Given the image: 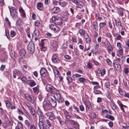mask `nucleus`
Instances as JSON below:
<instances>
[{
  "label": "nucleus",
  "mask_w": 129,
  "mask_h": 129,
  "mask_svg": "<svg viewBox=\"0 0 129 129\" xmlns=\"http://www.w3.org/2000/svg\"><path fill=\"white\" fill-rule=\"evenodd\" d=\"M44 116L39 118L38 126L40 129H44V124L46 120Z\"/></svg>",
  "instance_id": "obj_1"
},
{
  "label": "nucleus",
  "mask_w": 129,
  "mask_h": 129,
  "mask_svg": "<svg viewBox=\"0 0 129 129\" xmlns=\"http://www.w3.org/2000/svg\"><path fill=\"white\" fill-rule=\"evenodd\" d=\"M52 20L54 23L57 25H60L62 23V20L60 17L55 16L52 17Z\"/></svg>",
  "instance_id": "obj_2"
},
{
  "label": "nucleus",
  "mask_w": 129,
  "mask_h": 129,
  "mask_svg": "<svg viewBox=\"0 0 129 129\" xmlns=\"http://www.w3.org/2000/svg\"><path fill=\"white\" fill-rule=\"evenodd\" d=\"M54 98V96L52 95H48L47 97V99L49 101V102L51 105V106L53 107H54L56 106L57 103L56 101L54 100L53 98Z\"/></svg>",
  "instance_id": "obj_3"
},
{
  "label": "nucleus",
  "mask_w": 129,
  "mask_h": 129,
  "mask_svg": "<svg viewBox=\"0 0 129 129\" xmlns=\"http://www.w3.org/2000/svg\"><path fill=\"white\" fill-rule=\"evenodd\" d=\"M10 15L13 18H16L18 17L17 13L16 11V10L15 8L14 7L9 8Z\"/></svg>",
  "instance_id": "obj_4"
},
{
  "label": "nucleus",
  "mask_w": 129,
  "mask_h": 129,
  "mask_svg": "<svg viewBox=\"0 0 129 129\" xmlns=\"http://www.w3.org/2000/svg\"><path fill=\"white\" fill-rule=\"evenodd\" d=\"M27 50L29 53H33L35 50L34 44L32 42H30L28 46Z\"/></svg>",
  "instance_id": "obj_5"
},
{
  "label": "nucleus",
  "mask_w": 129,
  "mask_h": 129,
  "mask_svg": "<svg viewBox=\"0 0 129 129\" xmlns=\"http://www.w3.org/2000/svg\"><path fill=\"white\" fill-rule=\"evenodd\" d=\"M43 107L45 111H47L51 109V105L49 103L46 101H44L43 103Z\"/></svg>",
  "instance_id": "obj_6"
},
{
  "label": "nucleus",
  "mask_w": 129,
  "mask_h": 129,
  "mask_svg": "<svg viewBox=\"0 0 129 129\" xmlns=\"http://www.w3.org/2000/svg\"><path fill=\"white\" fill-rule=\"evenodd\" d=\"M46 89L47 91L50 93H53L55 90V88L50 84H48L46 85Z\"/></svg>",
  "instance_id": "obj_7"
},
{
  "label": "nucleus",
  "mask_w": 129,
  "mask_h": 129,
  "mask_svg": "<svg viewBox=\"0 0 129 129\" xmlns=\"http://www.w3.org/2000/svg\"><path fill=\"white\" fill-rule=\"evenodd\" d=\"M54 98L59 103H61L63 101V100L61 98L60 94L58 93H56L54 96Z\"/></svg>",
  "instance_id": "obj_8"
},
{
  "label": "nucleus",
  "mask_w": 129,
  "mask_h": 129,
  "mask_svg": "<svg viewBox=\"0 0 129 129\" xmlns=\"http://www.w3.org/2000/svg\"><path fill=\"white\" fill-rule=\"evenodd\" d=\"M46 115L47 116L49 117V119L51 120H52L56 118V116L52 112H47L46 114Z\"/></svg>",
  "instance_id": "obj_9"
},
{
  "label": "nucleus",
  "mask_w": 129,
  "mask_h": 129,
  "mask_svg": "<svg viewBox=\"0 0 129 129\" xmlns=\"http://www.w3.org/2000/svg\"><path fill=\"white\" fill-rule=\"evenodd\" d=\"M49 28L51 30H53L55 32L59 31V27L55 24H51L49 26Z\"/></svg>",
  "instance_id": "obj_10"
},
{
  "label": "nucleus",
  "mask_w": 129,
  "mask_h": 129,
  "mask_svg": "<svg viewBox=\"0 0 129 129\" xmlns=\"http://www.w3.org/2000/svg\"><path fill=\"white\" fill-rule=\"evenodd\" d=\"M52 62L58 64L60 62V60L58 59L57 56L55 54H54L52 57Z\"/></svg>",
  "instance_id": "obj_11"
},
{
  "label": "nucleus",
  "mask_w": 129,
  "mask_h": 129,
  "mask_svg": "<svg viewBox=\"0 0 129 129\" xmlns=\"http://www.w3.org/2000/svg\"><path fill=\"white\" fill-rule=\"evenodd\" d=\"M40 73L41 76L43 77L47 76H48L47 71L44 68H42L40 71Z\"/></svg>",
  "instance_id": "obj_12"
},
{
  "label": "nucleus",
  "mask_w": 129,
  "mask_h": 129,
  "mask_svg": "<svg viewBox=\"0 0 129 129\" xmlns=\"http://www.w3.org/2000/svg\"><path fill=\"white\" fill-rule=\"evenodd\" d=\"M25 98L26 100L30 101L31 103L33 104L34 103V99L32 95H26L25 96Z\"/></svg>",
  "instance_id": "obj_13"
},
{
  "label": "nucleus",
  "mask_w": 129,
  "mask_h": 129,
  "mask_svg": "<svg viewBox=\"0 0 129 129\" xmlns=\"http://www.w3.org/2000/svg\"><path fill=\"white\" fill-rule=\"evenodd\" d=\"M86 35L84 36V38L86 43L89 44L91 41V39L87 33H86Z\"/></svg>",
  "instance_id": "obj_14"
},
{
  "label": "nucleus",
  "mask_w": 129,
  "mask_h": 129,
  "mask_svg": "<svg viewBox=\"0 0 129 129\" xmlns=\"http://www.w3.org/2000/svg\"><path fill=\"white\" fill-rule=\"evenodd\" d=\"M13 76L14 78H15L16 77L17 75L19 76L20 75V74H21V72L18 70H15L13 72Z\"/></svg>",
  "instance_id": "obj_15"
},
{
  "label": "nucleus",
  "mask_w": 129,
  "mask_h": 129,
  "mask_svg": "<svg viewBox=\"0 0 129 129\" xmlns=\"http://www.w3.org/2000/svg\"><path fill=\"white\" fill-rule=\"evenodd\" d=\"M114 67L119 71L121 70V69L120 65L118 62H115L113 63Z\"/></svg>",
  "instance_id": "obj_16"
},
{
  "label": "nucleus",
  "mask_w": 129,
  "mask_h": 129,
  "mask_svg": "<svg viewBox=\"0 0 129 129\" xmlns=\"http://www.w3.org/2000/svg\"><path fill=\"white\" fill-rule=\"evenodd\" d=\"M84 6H85L83 3L81 1H79V2L77 4L76 7L78 8L81 9Z\"/></svg>",
  "instance_id": "obj_17"
},
{
  "label": "nucleus",
  "mask_w": 129,
  "mask_h": 129,
  "mask_svg": "<svg viewBox=\"0 0 129 129\" xmlns=\"http://www.w3.org/2000/svg\"><path fill=\"white\" fill-rule=\"evenodd\" d=\"M45 122L48 125V126H44V128L49 129V127L51 126V125L50 123L49 122V120L48 119H46Z\"/></svg>",
  "instance_id": "obj_18"
},
{
  "label": "nucleus",
  "mask_w": 129,
  "mask_h": 129,
  "mask_svg": "<svg viewBox=\"0 0 129 129\" xmlns=\"http://www.w3.org/2000/svg\"><path fill=\"white\" fill-rule=\"evenodd\" d=\"M119 106L120 107L121 109L122 110L123 112L125 113L124 110V109H125V110H127L128 108L127 106L125 105H124L122 103L119 105Z\"/></svg>",
  "instance_id": "obj_19"
},
{
  "label": "nucleus",
  "mask_w": 129,
  "mask_h": 129,
  "mask_svg": "<svg viewBox=\"0 0 129 129\" xmlns=\"http://www.w3.org/2000/svg\"><path fill=\"white\" fill-rule=\"evenodd\" d=\"M60 10L59 8L58 7H55L52 9V12L53 13H58Z\"/></svg>",
  "instance_id": "obj_20"
},
{
  "label": "nucleus",
  "mask_w": 129,
  "mask_h": 129,
  "mask_svg": "<svg viewBox=\"0 0 129 129\" xmlns=\"http://www.w3.org/2000/svg\"><path fill=\"white\" fill-rule=\"evenodd\" d=\"M64 113L66 119H69L71 118H72L71 117V116L69 115V113L67 111H65Z\"/></svg>",
  "instance_id": "obj_21"
},
{
  "label": "nucleus",
  "mask_w": 129,
  "mask_h": 129,
  "mask_svg": "<svg viewBox=\"0 0 129 129\" xmlns=\"http://www.w3.org/2000/svg\"><path fill=\"white\" fill-rule=\"evenodd\" d=\"M92 25L93 26V28L96 31L98 30V26L97 22L96 21L93 22V23L92 24Z\"/></svg>",
  "instance_id": "obj_22"
},
{
  "label": "nucleus",
  "mask_w": 129,
  "mask_h": 129,
  "mask_svg": "<svg viewBox=\"0 0 129 129\" xmlns=\"http://www.w3.org/2000/svg\"><path fill=\"white\" fill-rule=\"evenodd\" d=\"M105 117L106 118L110 119L112 120H114L115 119L114 118L113 116L108 114H107L105 115Z\"/></svg>",
  "instance_id": "obj_23"
},
{
  "label": "nucleus",
  "mask_w": 129,
  "mask_h": 129,
  "mask_svg": "<svg viewBox=\"0 0 129 129\" xmlns=\"http://www.w3.org/2000/svg\"><path fill=\"white\" fill-rule=\"evenodd\" d=\"M117 59L120 63H122L125 60V57L122 56L120 58H117Z\"/></svg>",
  "instance_id": "obj_24"
},
{
  "label": "nucleus",
  "mask_w": 129,
  "mask_h": 129,
  "mask_svg": "<svg viewBox=\"0 0 129 129\" xmlns=\"http://www.w3.org/2000/svg\"><path fill=\"white\" fill-rule=\"evenodd\" d=\"M26 53V52L24 49H21L19 52V54L21 56H23Z\"/></svg>",
  "instance_id": "obj_25"
},
{
  "label": "nucleus",
  "mask_w": 129,
  "mask_h": 129,
  "mask_svg": "<svg viewBox=\"0 0 129 129\" xmlns=\"http://www.w3.org/2000/svg\"><path fill=\"white\" fill-rule=\"evenodd\" d=\"M86 107L88 109L89 111H91L92 110V107L90 103L89 102H87L85 104Z\"/></svg>",
  "instance_id": "obj_26"
},
{
  "label": "nucleus",
  "mask_w": 129,
  "mask_h": 129,
  "mask_svg": "<svg viewBox=\"0 0 129 129\" xmlns=\"http://www.w3.org/2000/svg\"><path fill=\"white\" fill-rule=\"evenodd\" d=\"M67 4V3L66 2L64 1L62 2H58V5L63 7L66 6Z\"/></svg>",
  "instance_id": "obj_27"
},
{
  "label": "nucleus",
  "mask_w": 129,
  "mask_h": 129,
  "mask_svg": "<svg viewBox=\"0 0 129 129\" xmlns=\"http://www.w3.org/2000/svg\"><path fill=\"white\" fill-rule=\"evenodd\" d=\"M115 20L117 27H119L121 26V23L119 20Z\"/></svg>",
  "instance_id": "obj_28"
},
{
  "label": "nucleus",
  "mask_w": 129,
  "mask_h": 129,
  "mask_svg": "<svg viewBox=\"0 0 129 129\" xmlns=\"http://www.w3.org/2000/svg\"><path fill=\"white\" fill-rule=\"evenodd\" d=\"M37 113L38 115L39 118L44 116L43 113L40 109H38L37 111Z\"/></svg>",
  "instance_id": "obj_29"
},
{
  "label": "nucleus",
  "mask_w": 129,
  "mask_h": 129,
  "mask_svg": "<svg viewBox=\"0 0 129 129\" xmlns=\"http://www.w3.org/2000/svg\"><path fill=\"white\" fill-rule=\"evenodd\" d=\"M70 122L73 125L76 126L77 127H78L79 126V124L76 121L71 120H70Z\"/></svg>",
  "instance_id": "obj_30"
},
{
  "label": "nucleus",
  "mask_w": 129,
  "mask_h": 129,
  "mask_svg": "<svg viewBox=\"0 0 129 129\" xmlns=\"http://www.w3.org/2000/svg\"><path fill=\"white\" fill-rule=\"evenodd\" d=\"M79 34L82 36H84L85 34V30L82 29H80L79 30Z\"/></svg>",
  "instance_id": "obj_31"
},
{
  "label": "nucleus",
  "mask_w": 129,
  "mask_h": 129,
  "mask_svg": "<svg viewBox=\"0 0 129 129\" xmlns=\"http://www.w3.org/2000/svg\"><path fill=\"white\" fill-rule=\"evenodd\" d=\"M6 105L7 107H10L11 105V102L8 100H7L5 101Z\"/></svg>",
  "instance_id": "obj_32"
},
{
  "label": "nucleus",
  "mask_w": 129,
  "mask_h": 129,
  "mask_svg": "<svg viewBox=\"0 0 129 129\" xmlns=\"http://www.w3.org/2000/svg\"><path fill=\"white\" fill-rule=\"evenodd\" d=\"M19 10L20 12L22 14L23 16V17H24L25 16V11L23 8H21L19 9Z\"/></svg>",
  "instance_id": "obj_33"
},
{
  "label": "nucleus",
  "mask_w": 129,
  "mask_h": 129,
  "mask_svg": "<svg viewBox=\"0 0 129 129\" xmlns=\"http://www.w3.org/2000/svg\"><path fill=\"white\" fill-rule=\"evenodd\" d=\"M91 83L93 85H96L97 86H94V88H96V87H97L98 88L100 87L99 86V83L95 81H92L91 82Z\"/></svg>",
  "instance_id": "obj_34"
},
{
  "label": "nucleus",
  "mask_w": 129,
  "mask_h": 129,
  "mask_svg": "<svg viewBox=\"0 0 129 129\" xmlns=\"http://www.w3.org/2000/svg\"><path fill=\"white\" fill-rule=\"evenodd\" d=\"M28 81H31L29 84V85L30 86L33 87L34 86L36 85V83L34 81L31 80H29Z\"/></svg>",
  "instance_id": "obj_35"
},
{
  "label": "nucleus",
  "mask_w": 129,
  "mask_h": 129,
  "mask_svg": "<svg viewBox=\"0 0 129 129\" xmlns=\"http://www.w3.org/2000/svg\"><path fill=\"white\" fill-rule=\"evenodd\" d=\"M67 79L68 81V83L69 84L72 82V78L68 76L67 77Z\"/></svg>",
  "instance_id": "obj_36"
},
{
  "label": "nucleus",
  "mask_w": 129,
  "mask_h": 129,
  "mask_svg": "<svg viewBox=\"0 0 129 129\" xmlns=\"http://www.w3.org/2000/svg\"><path fill=\"white\" fill-rule=\"evenodd\" d=\"M39 34V31L38 30H35L34 32V35L35 36H38Z\"/></svg>",
  "instance_id": "obj_37"
},
{
  "label": "nucleus",
  "mask_w": 129,
  "mask_h": 129,
  "mask_svg": "<svg viewBox=\"0 0 129 129\" xmlns=\"http://www.w3.org/2000/svg\"><path fill=\"white\" fill-rule=\"evenodd\" d=\"M53 72L55 76H56L57 77H58V76L59 74V71L57 70H53Z\"/></svg>",
  "instance_id": "obj_38"
},
{
  "label": "nucleus",
  "mask_w": 129,
  "mask_h": 129,
  "mask_svg": "<svg viewBox=\"0 0 129 129\" xmlns=\"http://www.w3.org/2000/svg\"><path fill=\"white\" fill-rule=\"evenodd\" d=\"M106 25V23L105 22L100 23L99 24L100 28H101L104 27Z\"/></svg>",
  "instance_id": "obj_39"
},
{
  "label": "nucleus",
  "mask_w": 129,
  "mask_h": 129,
  "mask_svg": "<svg viewBox=\"0 0 129 129\" xmlns=\"http://www.w3.org/2000/svg\"><path fill=\"white\" fill-rule=\"evenodd\" d=\"M43 4L41 2H39L37 4V8L38 10H40L39 8H41L43 6Z\"/></svg>",
  "instance_id": "obj_40"
},
{
  "label": "nucleus",
  "mask_w": 129,
  "mask_h": 129,
  "mask_svg": "<svg viewBox=\"0 0 129 129\" xmlns=\"http://www.w3.org/2000/svg\"><path fill=\"white\" fill-rule=\"evenodd\" d=\"M21 80L23 83H26L28 80L25 77H23L21 79Z\"/></svg>",
  "instance_id": "obj_41"
},
{
  "label": "nucleus",
  "mask_w": 129,
  "mask_h": 129,
  "mask_svg": "<svg viewBox=\"0 0 129 129\" xmlns=\"http://www.w3.org/2000/svg\"><path fill=\"white\" fill-rule=\"evenodd\" d=\"M92 65L91 63L90 62H87V67L89 69H91L92 68Z\"/></svg>",
  "instance_id": "obj_42"
},
{
  "label": "nucleus",
  "mask_w": 129,
  "mask_h": 129,
  "mask_svg": "<svg viewBox=\"0 0 129 129\" xmlns=\"http://www.w3.org/2000/svg\"><path fill=\"white\" fill-rule=\"evenodd\" d=\"M16 35V33L15 31L11 30L10 33V36L11 37H13Z\"/></svg>",
  "instance_id": "obj_43"
},
{
  "label": "nucleus",
  "mask_w": 129,
  "mask_h": 129,
  "mask_svg": "<svg viewBox=\"0 0 129 129\" xmlns=\"http://www.w3.org/2000/svg\"><path fill=\"white\" fill-rule=\"evenodd\" d=\"M75 106L74 105H73L69 107L68 109V110L70 112H72L73 110V108L74 109Z\"/></svg>",
  "instance_id": "obj_44"
},
{
  "label": "nucleus",
  "mask_w": 129,
  "mask_h": 129,
  "mask_svg": "<svg viewBox=\"0 0 129 129\" xmlns=\"http://www.w3.org/2000/svg\"><path fill=\"white\" fill-rule=\"evenodd\" d=\"M129 72V69L128 68H125L123 69V72L126 74H128Z\"/></svg>",
  "instance_id": "obj_45"
},
{
  "label": "nucleus",
  "mask_w": 129,
  "mask_h": 129,
  "mask_svg": "<svg viewBox=\"0 0 129 129\" xmlns=\"http://www.w3.org/2000/svg\"><path fill=\"white\" fill-rule=\"evenodd\" d=\"M17 126L18 127L21 129H22L23 128V126L21 122L18 123Z\"/></svg>",
  "instance_id": "obj_46"
},
{
  "label": "nucleus",
  "mask_w": 129,
  "mask_h": 129,
  "mask_svg": "<svg viewBox=\"0 0 129 129\" xmlns=\"http://www.w3.org/2000/svg\"><path fill=\"white\" fill-rule=\"evenodd\" d=\"M100 73H99V74H100L102 76H103L105 74V70L104 69H103L102 71L100 72Z\"/></svg>",
  "instance_id": "obj_47"
},
{
  "label": "nucleus",
  "mask_w": 129,
  "mask_h": 129,
  "mask_svg": "<svg viewBox=\"0 0 129 129\" xmlns=\"http://www.w3.org/2000/svg\"><path fill=\"white\" fill-rule=\"evenodd\" d=\"M79 81L80 82L83 83L85 81V79L83 77L80 78H79Z\"/></svg>",
  "instance_id": "obj_48"
},
{
  "label": "nucleus",
  "mask_w": 129,
  "mask_h": 129,
  "mask_svg": "<svg viewBox=\"0 0 129 129\" xmlns=\"http://www.w3.org/2000/svg\"><path fill=\"white\" fill-rule=\"evenodd\" d=\"M90 118L94 119L96 117V115L94 113H92L91 114Z\"/></svg>",
  "instance_id": "obj_49"
},
{
  "label": "nucleus",
  "mask_w": 129,
  "mask_h": 129,
  "mask_svg": "<svg viewBox=\"0 0 129 129\" xmlns=\"http://www.w3.org/2000/svg\"><path fill=\"white\" fill-rule=\"evenodd\" d=\"M105 86L107 88H109L110 86V84L109 82H107L105 83Z\"/></svg>",
  "instance_id": "obj_50"
},
{
  "label": "nucleus",
  "mask_w": 129,
  "mask_h": 129,
  "mask_svg": "<svg viewBox=\"0 0 129 129\" xmlns=\"http://www.w3.org/2000/svg\"><path fill=\"white\" fill-rule=\"evenodd\" d=\"M6 35L8 38L9 39L10 38V36L8 31L7 30H5Z\"/></svg>",
  "instance_id": "obj_51"
},
{
  "label": "nucleus",
  "mask_w": 129,
  "mask_h": 129,
  "mask_svg": "<svg viewBox=\"0 0 129 129\" xmlns=\"http://www.w3.org/2000/svg\"><path fill=\"white\" fill-rule=\"evenodd\" d=\"M105 46L107 48L112 46L111 45L110 43L108 41H107L106 44V45Z\"/></svg>",
  "instance_id": "obj_52"
},
{
  "label": "nucleus",
  "mask_w": 129,
  "mask_h": 129,
  "mask_svg": "<svg viewBox=\"0 0 129 129\" xmlns=\"http://www.w3.org/2000/svg\"><path fill=\"white\" fill-rule=\"evenodd\" d=\"M93 92L95 94H100L101 91L99 90H95Z\"/></svg>",
  "instance_id": "obj_53"
},
{
  "label": "nucleus",
  "mask_w": 129,
  "mask_h": 129,
  "mask_svg": "<svg viewBox=\"0 0 129 129\" xmlns=\"http://www.w3.org/2000/svg\"><path fill=\"white\" fill-rule=\"evenodd\" d=\"M113 50V48L112 46L110 47L107 48V50L108 52V53L110 54L111 51Z\"/></svg>",
  "instance_id": "obj_54"
},
{
  "label": "nucleus",
  "mask_w": 129,
  "mask_h": 129,
  "mask_svg": "<svg viewBox=\"0 0 129 129\" xmlns=\"http://www.w3.org/2000/svg\"><path fill=\"white\" fill-rule=\"evenodd\" d=\"M59 121L60 122V124L61 126H63L65 125V122L63 121L59 120Z\"/></svg>",
  "instance_id": "obj_55"
},
{
  "label": "nucleus",
  "mask_w": 129,
  "mask_h": 129,
  "mask_svg": "<svg viewBox=\"0 0 129 129\" xmlns=\"http://www.w3.org/2000/svg\"><path fill=\"white\" fill-rule=\"evenodd\" d=\"M25 123L27 126H29L30 125V122L27 120L25 121Z\"/></svg>",
  "instance_id": "obj_56"
},
{
  "label": "nucleus",
  "mask_w": 129,
  "mask_h": 129,
  "mask_svg": "<svg viewBox=\"0 0 129 129\" xmlns=\"http://www.w3.org/2000/svg\"><path fill=\"white\" fill-rule=\"evenodd\" d=\"M30 113L33 116H34L35 115V110L34 109L30 110Z\"/></svg>",
  "instance_id": "obj_57"
},
{
  "label": "nucleus",
  "mask_w": 129,
  "mask_h": 129,
  "mask_svg": "<svg viewBox=\"0 0 129 129\" xmlns=\"http://www.w3.org/2000/svg\"><path fill=\"white\" fill-rule=\"evenodd\" d=\"M106 62L109 65H111L112 64V62L108 58H107L106 60Z\"/></svg>",
  "instance_id": "obj_58"
},
{
  "label": "nucleus",
  "mask_w": 129,
  "mask_h": 129,
  "mask_svg": "<svg viewBox=\"0 0 129 129\" xmlns=\"http://www.w3.org/2000/svg\"><path fill=\"white\" fill-rule=\"evenodd\" d=\"M79 109L81 111H83L84 110V108L83 106L82 105H80L79 106Z\"/></svg>",
  "instance_id": "obj_59"
},
{
  "label": "nucleus",
  "mask_w": 129,
  "mask_h": 129,
  "mask_svg": "<svg viewBox=\"0 0 129 129\" xmlns=\"http://www.w3.org/2000/svg\"><path fill=\"white\" fill-rule=\"evenodd\" d=\"M38 87H35L33 88V90L34 92H36L38 89Z\"/></svg>",
  "instance_id": "obj_60"
},
{
  "label": "nucleus",
  "mask_w": 129,
  "mask_h": 129,
  "mask_svg": "<svg viewBox=\"0 0 129 129\" xmlns=\"http://www.w3.org/2000/svg\"><path fill=\"white\" fill-rule=\"evenodd\" d=\"M40 23V22L39 21H36L35 22V25L37 26H38L39 25Z\"/></svg>",
  "instance_id": "obj_61"
},
{
  "label": "nucleus",
  "mask_w": 129,
  "mask_h": 129,
  "mask_svg": "<svg viewBox=\"0 0 129 129\" xmlns=\"http://www.w3.org/2000/svg\"><path fill=\"white\" fill-rule=\"evenodd\" d=\"M96 4V2L94 1H92V6L93 7H94L95 6Z\"/></svg>",
  "instance_id": "obj_62"
},
{
  "label": "nucleus",
  "mask_w": 129,
  "mask_h": 129,
  "mask_svg": "<svg viewBox=\"0 0 129 129\" xmlns=\"http://www.w3.org/2000/svg\"><path fill=\"white\" fill-rule=\"evenodd\" d=\"M108 124L109 126L110 127H112L113 126V122H112L111 121L109 122L108 123Z\"/></svg>",
  "instance_id": "obj_63"
},
{
  "label": "nucleus",
  "mask_w": 129,
  "mask_h": 129,
  "mask_svg": "<svg viewBox=\"0 0 129 129\" xmlns=\"http://www.w3.org/2000/svg\"><path fill=\"white\" fill-rule=\"evenodd\" d=\"M30 129H36L35 126L34 125L32 124L30 125Z\"/></svg>",
  "instance_id": "obj_64"
}]
</instances>
